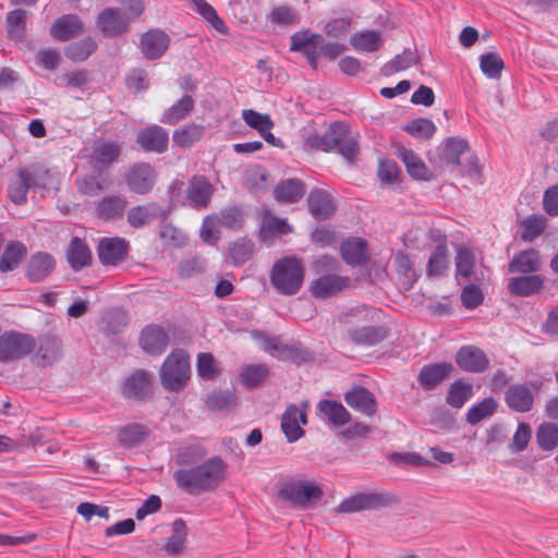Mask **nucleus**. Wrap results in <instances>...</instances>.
I'll use <instances>...</instances> for the list:
<instances>
[{
    "label": "nucleus",
    "mask_w": 558,
    "mask_h": 558,
    "mask_svg": "<svg viewBox=\"0 0 558 558\" xmlns=\"http://www.w3.org/2000/svg\"><path fill=\"white\" fill-rule=\"evenodd\" d=\"M226 472V462L215 456L197 465L175 470L173 480L178 488L191 496H197L216 489L225 480Z\"/></svg>",
    "instance_id": "f257e3e1"
},
{
    "label": "nucleus",
    "mask_w": 558,
    "mask_h": 558,
    "mask_svg": "<svg viewBox=\"0 0 558 558\" xmlns=\"http://www.w3.org/2000/svg\"><path fill=\"white\" fill-rule=\"evenodd\" d=\"M305 148L311 150L330 151L339 148L341 156L352 163L359 154V135L353 134L343 122H332L324 134L311 135L305 140Z\"/></svg>",
    "instance_id": "f03ea898"
},
{
    "label": "nucleus",
    "mask_w": 558,
    "mask_h": 558,
    "mask_svg": "<svg viewBox=\"0 0 558 558\" xmlns=\"http://www.w3.org/2000/svg\"><path fill=\"white\" fill-rule=\"evenodd\" d=\"M304 279V269L295 257H283L277 260L270 272V282L283 295L299 292Z\"/></svg>",
    "instance_id": "7ed1b4c3"
},
{
    "label": "nucleus",
    "mask_w": 558,
    "mask_h": 558,
    "mask_svg": "<svg viewBox=\"0 0 558 558\" xmlns=\"http://www.w3.org/2000/svg\"><path fill=\"white\" fill-rule=\"evenodd\" d=\"M191 376L189 354L183 349L173 350L163 361L159 377L162 387L168 391L182 390Z\"/></svg>",
    "instance_id": "20e7f679"
},
{
    "label": "nucleus",
    "mask_w": 558,
    "mask_h": 558,
    "mask_svg": "<svg viewBox=\"0 0 558 558\" xmlns=\"http://www.w3.org/2000/svg\"><path fill=\"white\" fill-rule=\"evenodd\" d=\"M323 495L322 486L314 481H288L278 492L280 499L303 509L316 506Z\"/></svg>",
    "instance_id": "39448f33"
},
{
    "label": "nucleus",
    "mask_w": 558,
    "mask_h": 558,
    "mask_svg": "<svg viewBox=\"0 0 558 558\" xmlns=\"http://www.w3.org/2000/svg\"><path fill=\"white\" fill-rule=\"evenodd\" d=\"M393 497L384 492H361L344 498L336 508L338 513H355L388 506Z\"/></svg>",
    "instance_id": "423d86ee"
},
{
    "label": "nucleus",
    "mask_w": 558,
    "mask_h": 558,
    "mask_svg": "<svg viewBox=\"0 0 558 558\" xmlns=\"http://www.w3.org/2000/svg\"><path fill=\"white\" fill-rule=\"evenodd\" d=\"M36 339L28 333L7 331L0 336V362L24 357L36 347Z\"/></svg>",
    "instance_id": "0eeeda50"
},
{
    "label": "nucleus",
    "mask_w": 558,
    "mask_h": 558,
    "mask_svg": "<svg viewBox=\"0 0 558 558\" xmlns=\"http://www.w3.org/2000/svg\"><path fill=\"white\" fill-rule=\"evenodd\" d=\"M131 19L117 7L104 9L96 19V25L104 37L116 38L126 34L130 29Z\"/></svg>",
    "instance_id": "6e6552de"
},
{
    "label": "nucleus",
    "mask_w": 558,
    "mask_h": 558,
    "mask_svg": "<svg viewBox=\"0 0 558 558\" xmlns=\"http://www.w3.org/2000/svg\"><path fill=\"white\" fill-rule=\"evenodd\" d=\"M125 181L132 193L146 195L156 184L157 172L151 165L137 162L130 168Z\"/></svg>",
    "instance_id": "1a4fd4ad"
},
{
    "label": "nucleus",
    "mask_w": 558,
    "mask_h": 558,
    "mask_svg": "<svg viewBox=\"0 0 558 558\" xmlns=\"http://www.w3.org/2000/svg\"><path fill=\"white\" fill-rule=\"evenodd\" d=\"M307 402L302 403V409L295 404H289L281 416V429L289 442L299 440L304 430L300 424H307Z\"/></svg>",
    "instance_id": "9d476101"
},
{
    "label": "nucleus",
    "mask_w": 558,
    "mask_h": 558,
    "mask_svg": "<svg viewBox=\"0 0 558 558\" xmlns=\"http://www.w3.org/2000/svg\"><path fill=\"white\" fill-rule=\"evenodd\" d=\"M169 214V207H162L158 203L151 202L131 207L128 210L126 219L131 227L138 229L150 223L155 219L165 221L168 219Z\"/></svg>",
    "instance_id": "9b49d317"
},
{
    "label": "nucleus",
    "mask_w": 558,
    "mask_h": 558,
    "mask_svg": "<svg viewBox=\"0 0 558 558\" xmlns=\"http://www.w3.org/2000/svg\"><path fill=\"white\" fill-rule=\"evenodd\" d=\"M324 43L320 34H315L310 31L296 32L291 36V51H301L304 53L312 69L318 68V52L317 47Z\"/></svg>",
    "instance_id": "f8f14e48"
},
{
    "label": "nucleus",
    "mask_w": 558,
    "mask_h": 558,
    "mask_svg": "<svg viewBox=\"0 0 558 558\" xmlns=\"http://www.w3.org/2000/svg\"><path fill=\"white\" fill-rule=\"evenodd\" d=\"M121 145L117 141L97 140L93 144L89 162L94 169L101 170L117 162Z\"/></svg>",
    "instance_id": "ddd939ff"
},
{
    "label": "nucleus",
    "mask_w": 558,
    "mask_h": 558,
    "mask_svg": "<svg viewBox=\"0 0 558 558\" xmlns=\"http://www.w3.org/2000/svg\"><path fill=\"white\" fill-rule=\"evenodd\" d=\"M457 365L464 372L483 373L489 366V360L483 350L474 345H463L456 354Z\"/></svg>",
    "instance_id": "4468645a"
},
{
    "label": "nucleus",
    "mask_w": 558,
    "mask_h": 558,
    "mask_svg": "<svg viewBox=\"0 0 558 558\" xmlns=\"http://www.w3.org/2000/svg\"><path fill=\"white\" fill-rule=\"evenodd\" d=\"M170 45V37L161 29H149L141 36L140 48L148 60L161 58Z\"/></svg>",
    "instance_id": "2eb2a0df"
},
{
    "label": "nucleus",
    "mask_w": 558,
    "mask_h": 558,
    "mask_svg": "<svg viewBox=\"0 0 558 558\" xmlns=\"http://www.w3.org/2000/svg\"><path fill=\"white\" fill-rule=\"evenodd\" d=\"M129 244L121 238H105L100 240L97 253L105 266H116L125 259Z\"/></svg>",
    "instance_id": "dca6fc26"
},
{
    "label": "nucleus",
    "mask_w": 558,
    "mask_h": 558,
    "mask_svg": "<svg viewBox=\"0 0 558 558\" xmlns=\"http://www.w3.org/2000/svg\"><path fill=\"white\" fill-rule=\"evenodd\" d=\"M128 206V199L121 194H109L95 202V216L104 221L121 218Z\"/></svg>",
    "instance_id": "f3484780"
},
{
    "label": "nucleus",
    "mask_w": 558,
    "mask_h": 558,
    "mask_svg": "<svg viewBox=\"0 0 558 558\" xmlns=\"http://www.w3.org/2000/svg\"><path fill=\"white\" fill-rule=\"evenodd\" d=\"M214 186L204 175H194L189 181L186 198L191 206L196 209H203L208 206L214 194Z\"/></svg>",
    "instance_id": "a211bd4d"
},
{
    "label": "nucleus",
    "mask_w": 558,
    "mask_h": 558,
    "mask_svg": "<svg viewBox=\"0 0 558 558\" xmlns=\"http://www.w3.org/2000/svg\"><path fill=\"white\" fill-rule=\"evenodd\" d=\"M343 398L350 408L366 416H372L377 411L376 398L365 387L354 386L344 393Z\"/></svg>",
    "instance_id": "6ab92c4d"
},
{
    "label": "nucleus",
    "mask_w": 558,
    "mask_h": 558,
    "mask_svg": "<svg viewBox=\"0 0 558 558\" xmlns=\"http://www.w3.org/2000/svg\"><path fill=\"white\" fill-rule=\"evenodd\" d=\"M453 366L448 362L424 365L417 376V381L424 390H433L450 376Z\"/></svg>",
    "instance_id": "aec40b11"
},
{
    "label": "nucleus",
    "mask_w": 558,
    "mask_h": 558,
    "mask_svg": "<svg viewBox=\"0 0 558 558\" xmlns=\"http://www.w3.org/2000/svg\"><path fill=\"white\" fill-rule=\"evenodd\" d=\"M56 260L49 253L37 252L33 254L25 268V276L31 282H40L54 269Z\"/></svg>",
    "instance_id": "412c9836"
},
{
    "label": "nucleus",
    "mask_w": 558,
    "mask_h": 558,
    "mask_svg": "<svg viewBox=\"0 0 558 558\" xmlns=\"http://www.w3.org/2000/svg\"><path fill=\"white\" fill-rule=\"evenodd\" d=\"M140 344L146 353L159 355L168 348L169 337L162 327L149 325L143 329L140 337Z\"/></svg>",
    "instance_id": "4be33fe9"
},
{
    "label": "nucleus",
    "mask_w": 558,
    "mask_h": 558,
    "mask_svg": "<svg viewBox=\"0 0 558 558\" xmlns=\"http://www.w3.org/2000/svg\"><path fill=\"white\" fill-rule=\"evenodd\" d=\"M507 407L518 413H525L532 410L534 395L524 384H514L508 387L505 392Z\"/></svg>",
    "instance_id": "5701e85b"
},
{
    "label": "nucleus",
    "mask_w": 558,
    "mask_h": 558,
    "mask_svg": "<svg viewBox=\"0 0 558 558\" xmlns=\"http://www.w3.org/2000/svg\"><path fill=\"white\" fill-rule=\"evenodd\" d=\"M168 141V132L159 125L146 128L137 135V143L145 151L163 153Z\"/></svg>",
    "instance_id": "b1692460"
},
{
    "label": "nucleus",
    "mask_w": 558,
    "mask_h": 558,
    "mask_svg": "<svg viewBox=\"0 0 558 558\" xmlns=\"http://www.w3.org/2000/svg\"><path fill=\"white\" fill-rule=\"evenodd\" d=\"M349 286V278L338 275H325L314 280L311 292L315 298L327 299L342 291Z\"/></svg>",
    "instance_id": "393cba45"
},
{
    "label": "nucleus",
    "mask_w": 558,
    "mask_h": 558,
    "mask_svg": "<svg viewBox=\"0 0 558 558\" xmlns=\"http://www.w3.org/2000/svg\"><path fill=\"white\" fill-rule=\"evenodd\" d=\"M84 27L75 14H64L51 25L50 35L58 41H66L82 33Z\"/></svg>",
    "instance_id": "a878e982"
},
{
    "label": "nucleus",
    "mask_w": 558,
    "mask_h": 558,
    "mask_svg": "<svg viewBox=\"0 0 558 558\" xmlns=\"http://www.w3.org/2000/svg\"><path fill=\"white\" fill-rule=\"evenodd\" d=\"M151 375L146 371H137L123 384V393L137 400L145 399L151 392Z\"/></svg>",
    "instance_id": "bb28decb"
},
{
    "label": "nucleus",
    "mask_w": 558,
    "mask_h": 558,
    "mask_svg": "<svg viewBox=\"0 0 558 558\" xmlns=\"http://www.w3.org/2000/svg\"><path fill=\"white\" fill-rule=\"evenodd\" d=\"M544 286V279L536 274L510 278L508 291L515 296H530L541 291Z\"/></svg>",
    "instance_id": "cd10ccee"
},
{
    "label": "nucleus",
    "mask_w": 558,
    "mask_h": 558,
    "mask_svg": "<svg viewBox=\"0 0 558 558\" xmlns=\"http://www.w3.org/2000/svg\"><path fill=\"white\" fill-rule=\"evenodd\" d=\"M307 204L311 214L320 220L329 218L336 210L331 195L322 189H315L310 193Z\"/></svg>",
    "instance_id": "c85d7f7f"
},
{
    "label": "nucleus",
    "mask_w": 558,
    "mask_h": 558,
    "mask_svg": "<svg viewBox=\"0 0 558 558\" xmlns=\"http://www.w3.org/2000/svg\"><path fill=\"white\" fill-rule=\"evenodd\" d=\"M341 256L351 266L364 265L368 259L367 243L361 238H352L342 242Z\"/></svg>",
    "instance_id": "c756f323"
},
{
    "label": "nucleus",
    "mask_w": 558,
    "mask_h": 558,
    "mask_svg": "<svg viewBox=\"0 0 558 558\" xmlns=\"http://www.w3.org/2000/svg\"><path fill=\"white\" fill-rule=\"evenodd\" d=\"M348 337L356 345L371 347L381 342L387 337V331L381 326H363L350 328Z\"/></svg>",
    "instance_id": "7c9ffc66"
},
{
    "label": "nucleus",
    "mask_w": 558,
    "mask_h": 558,
    "mask_svg": "<svg viewBox=\"0 0 558 558\" xmlns=\"http://www.w3.org/2000/svg\"><path fill=\"white\" fill-rule=\"evenodd\" d=\"M539 268V253L534 248H529L515 254L508 265V271L511 274H535Z\"/></svg>",
    "instance_id": "2f4dec72"
},
{
    "label": "nucleus",
    "mask_w": 558,
    "mask_h": 558,
    "mask_svg": "<svg viewBox=\"0 0 558 558\" xmlns=\"http://www.w3.org/2000/svg\"><path fill=\"white\" fill-rule=\"evenodd\" d=\"M38 349L33 356V362L39 366L50 365L60 357V343L53 336L46 335L39 338Z\"/></svg>",
    "instance_id": "473e14b6"
},
{
    "label": "nucleus",
    "mask_w": 558,
    "mask_h": 558,
    "mask_svg": "<svg viewBox=\"0 0 558 558\" xmlns=\"http://www.w3.org/2000/svg\"><path fill=\"white\" fill-rule=\"evenodd\" d=\"M397 157L404 163L410 177L415 180L429 179L426 165L412 149L403 146L398 147Z\"/></svg>",
    "instance_id": "72a5a7b5"
},
{
    "label": "nucleus",
    "mask_w": 558,
    "mask_h": 558,
    "mask_svg": "<svg viewBox=\"0 0 558 558\" xmlns=\"http://www.w3.org/2000/svg\"><path fill=\"white\" fill-rule=\"evenodd\" d=\"M66 259L71 268L78 271L90 264L92 253L82 239L74 238L69 244Z\"/></svg>",
    "instance_id": "f704fd0d"
},
{
    "label": "nucleus",
    "mask_w": 558,
    "mask_h": 558,
    "mask_svg": "<svg viewBox=\"0 0 558 558\" xmlns=\"http://www.w3.org/2000/svg\"><path fill=\"white\" fill-rule=\"evenodd\" d=\"M305 193L304 184L299 179H287L281 181L274 191L277 202L292 204L299 202Z\"/></svg>",
    "instance_id": "c9c22d12"
},
{
    "label": "nucleus",
    "mask_w": 558,
    "mask_h": 558,
    "mask_svg": "<svg viewBox=\"0 0 558 558\" xmlns=\"http://www.w3.org/2000/svg\"><path fill=\"white\" fill-rule=\"evenodd\" d=\"M470 153L466 140L460 137H448L441 146V158L447 165L458 167L461 165V156Z\"/></svg>",
    "instance_id": "e433bc0d"
},
{
    "label": "nucleus",
    "mask_w": 558,
    "mask_h": 558,
    "mask_svg": "<svg viewBox=\"0 0 558 558\" xmlns=\"http://www.w3.org/2000/svg\"><path fill=\"white\" fill-rule=\"evenodd\" d=\"M317 408L327 417L328 422L336 427H342L351 421L350 412L340 402L322 400Z\"/></svg>",
    "instance_id": "4c0bfd02"
},
{
    "label": "nucleus",
    "mask_w": 558,
    "mask_h": 558,
    "mask_svg": "<svg viewBox=\"0 0 558 558\" xmlns=\"http://www.w3.org/2000/svg\"><path fill=\"white\" fill-rule=\"evenodd\" d=\"M26 19L27 12L23 9H14L8 12L5 17L8 37L21 43L26 37Z\"/></svg>",
    "instance_id": "58836bf2"
},
{
    "label": "nucleus",
    "mask_w": 558,
    "mask_h": 558,
    "mask_svg": "<svg viewBox=\"0 0 558 558\" xmlns=\"http://www.w3.org/2000/svg\"><path fill=\"white\" fill-rule=\"evenodd\" d=\"M207 450L201 444H190L178 449L174 461L182 468L197 465L205 461Z\"/></svg>",
    "instance_id": "ea45409f"
},
{
    "label": "nucleus",
    "mask_w": 558,
    "mask_h": 558,
    "mask_svg": "<svg viewBox=\"0 0 558 558\" xmlns=\"http://www.w3.org/2000/svg\"><path fill=\"white\" fill-rule=\"evenodd\" d=\"M350 44L355 50L375 52L383 45L381 33L373 29L354 33Z\"/></svg>",
    "instance_id": "a19ab883"
},
{
    "label": "nucleus",
    "mask_w": 558,
    "mask_h": 558,
    "mask_svg": "<svg viewBox=\"0 0 558 558\" xmlns=\"http://www.w3.org/2000/svg\"><path fill=\"white\" fill-rule=\"evenodd\" d=\"M194 108L191 96L184 95L180 100L169 107L160 118L161 123L174 125L183 120Z\"/></svg>",
    "instance_id": "79ce46f5"
},
{
    "label": "nucleus",
    "mask_w": 558,
    "mask_h": 558,
    "mask_svg": "<svg viewBox=\"0 0 558 558\" xmlns=\"http://www.w3.org/2000/svg\"><path fill=\"white\" fill-rule=\"evenodd\" d=\"M473 396V386L462 379L454 380L448 389L446 402L454 409H461Z\"/></svg>",
    "instance_id": "37998d69"
},
{
    "label": "nucleus",
    "mask_w": 558,
    "mask_h": 558,
    "mask_svg": "<svg viewBox=\"0 0 558 558\" xmlns=\"http://www.w3.org/2000/svg\"><path fill=\"white\" fill-rule=\"evenodd\" d=\"M498 403L493 397H487L473 404L465 413V420L470 425H476L480 422L493 416L497 411Z\"/></svg>",
    "instance_id": "c03bdc74"
},
{
    "label": "nucleus",
    "mask_w": 558,
    "mask_h": 558,
    "mask_svg": "<svg viewBox=\"0 0 558 558\" xmlns=\"http://www.w3.org/2000/svg\"><path fill=\"white\" fill-rule=\"evenodd\" d=\"M26 246L22 242L13 241L9 243L0 259V270L8 272L15 269L26 255Z\"/></svg>",
    "instance_id": "a18cd8bd"
},
{
    "label": "nucleus",
    "mask_w": 558,
    "mask_h": 558,
    "mask_svg": "<svg viewBox=\"0 0 558 558\" xmlns=\"http://www.w3.org/2000/svg\"><path fill=\"white\" fill-rule=\"evenodd\" d=\"M252 335L254 339L262 341L263 349L271 356L280 360H287L292 356L293 348L287 344H282L277 338L269 337L257 330H254Z\"/></svg>",
    "instance_id": "49530a36"
},
{
    "label": "nucleus",
    "mask_w": 558,
    "mask_h": 558,
    "mask_svg": "<svg viewBox=\"0 0 558 558\" xmlns=\"http://www.w3.org/2000/svg\"><path fill=\"white\" fill-rule=\"evenodd\" d=\"M448 268V248L446 241L438 243L434 252L428 258L427 263V276L428 277H441L445 275Z\"/></svg>",
    "instance_id": "de8ad7c7"
},
{
    "label": "nucleus",
    "mask_w": 558,
    "mask_h": 558,
    "mask_svg": "<svg viewBox=\"0 0 558 558\" xmlns=\"http://www.w3.org/2000/svg\"><path fill=\"white\" fill-rule=\"evenodd\" d=\"M29 175L26 170H20L10 181L8 186L9 198L17 205L26 202V195L29 190Z\"/></svg>",
    "instance_id": "09e8293b"
},
{
    "label": "nucleus",
    "mask_w": 558,
    "mask_h": 558,
    "mask_svg": "<svg viewBox=\"0 0 558 558\" xmlns=\"http://www.w3.org/2000/svg\"><path fill=\"white\" fill-rule=\"evenodd\" d=\"M196 13H198L209 25L221 34L228 33L226 23L218 16L217 11L206 0H192Z\"/></svg>",
    "instance_id": "8fccbe9b"
},
{
    "label": "nucleus",
    "mask_w": 558,
    "mask_h": 558,
    "mask_svg": "<svg viewBox=\"0 0 558 558\" xmlns=\"http://www.w3.org/2000/svg\"><path fill=\"white\" fill-rule=\"evenodd\" d=\"M96 49V41L88 36L69 45L65 49V57L72 61L80 62L86 60Z\"/></svg>",
    "instance_id": "3c124183"
},
{
    "label": "nucleus",
    "mask_w": 558,
    "mask_h": 558,
    "mask_svg": "<svg viewBox=\"0 0 558 558\" xmlns=\"http://www.w3.org/2000/svg\"><path fill=\"white\" fill-rule=\"evenodd\" d=\"M147 435L148 429L146 426L133 423L119 430L118 439L125 447H134L141 444Z\"/></svg>",
    "instance_id": "603ef678"
},
{
    "label": "nucleus",
    "mask_w": 558,
    "mask_h": 558,
    "mask_svg": "<svg viewBox=\"0 0 558 558\" xmlns=\"http://www.w3.org/2000/svg\"><path fill=\"white\" fill-rule=\"evenodd\" d=\"M393 263L397 268V272L403 278L402 284L405 286L407 289H410L417 280V275L413 268L412 260L407 254L399 251L393 256Z\"/></svg>",
    "instance_id": "864d4df0"
},
{
    "label": "nucleus",
    "mask_w": 558,
    "mask_h": 558,
    "mask_svg": "<svg viewBox=\"0 0 558 558\" xmlns=\"http://www.w3.org/2000/svg\"><path fill=\"white\" fill-rule=\"evenodd\" d=\"M186 539V525L182 519H177L172 524V535L168 537L165 549L170 555L182 551Z\"/></svg>",
    "instance_id": "5fc2aeb1"
},
{
    "label": "nucleus",
    "mask_w": 558,
    "mask_h": 558,
    "mask_svg": "<svg viewBox=\"0 0 558 558\" xmlns=\"http://www.w3.org/2000/svg\"><path fill=\"white\" fill-rule=\"evenodd\" d=\"M536 441L541 449L553 450L558 445V425L550 422L541 424L536 430Z\"/></svg>",
    "instance_id": "6e6d98bb"
},
{
    "label": "nucleus",
    "mask_w": 558,
    "mask_h": 558,
    "mask_svg": "<svg viewBox=\"0 0 558 558\" xmlns=\"http://www.w3.org/2000/svg\"><path fill=\"white\" fill-rule=\"evenodd\" d=\"M230 257L234 266L245 264L254 253V243L248 239H239L231 243L229 247Z\"/></svg>",
    "instance_id": "4d7b16f0"
},
{
    "label": "nucleus",
    "mask_w": 558,
    "mask_h": 558,
    "mask_svg": "<svg viewBox=\"0 0 558 558\" xmlns=\"http://www.w3.org/2000/svg\"><path fill=\"white\" fill-rule=\"evenodd\" d=\"M268 376V367L265 364L247 365L240 372L241 383L248 388L257 387Z\"/></svg>",
    "instance_id": "13d9d810"
},
{
    "label": "nucleus",
    "mask_w": 558,
    "mask_h": 558,
    "mask_svg": "<svg viewBox=\"0 0 558 558\" xmlns=\"http://www.w3.org/2000/svg\"><path fill=\"white\" fill-rule=\"evenodd\" d=\"M505 64L497 52H487L480 57V68L488 78H499Z\"/></svg>",
    "instance_id": "bf43d9fd"
},
{
    "label": "nucleus",
    "mask_w": 558,
    "mask_h": 558,
    "mask_svg": "<svg viewBox=\"0 0 558 558\" xmlns=\"http://www.w3.org/2000/svg\"><path fill=\"white\" fill-rule=\"evenodd\" d=\"M196 371L198 376L205 380H213L220 373V368L214 355L205 352L197 355Z\"/></svg>",
    "instance_id": "052dcab7"
},
{
    "label": "nucleus",
    "mask_w": 558,
    "mask_h": 558,
    "mask_svg": "<svg viewBox=\"0 0 558 558\" xmlns=\"http://www.w3.org/2000/svg\"><path fill=\"white\" fill-rule=\"evenodd\" d=\"M108 185L105 179L95 174L84 175L76 180L78 192L87 196L99 195Z\"/></svg>",
    "instance_id": "680f3d73"
},
{
    "label": "nucleus",
    "mask_w": 558,
    "mask_h": 558,
    "mask_svg": "<svg viewBox=\"0 0 558 558\" xmlns=\"http://www.w3.org/2000/svg\"><path fill=\"white\" fill-rule=\"evenodd\" d=\"M403 130L416 138H430L437 129L432 120L417 118L407 123Z\"/></svg>",
    "instance_id": "e2e57ef3"
},
{
    "label": "nucleus",
    "mask_w": 558,
    "mask_h": 558,
    "mask_svg": "<svg viewBox=\"0 0 558 558\" xmlns=\"http://www.w3.org/2000/svg\"><path fill=\"white\" fill-rule=\"evenodd\" d=\"M545 218L542 216H529L520 223L521 238L524 241H533L539 236L545 229Z\"/></svg>",
    "instance_id": "0e129e2a"
},
{
    "label": "nucleus",
    "mask_w": 558,
    "mask_h": 558,
    "mask_svg": "<svg viewBox=\"0 0 558 558\" xmlns=\"http://www.w3.org/2000/svg\"><path fill=\"white\" fill-rule=\"evenodd\" d=\"M415 64V58L409 50H404L402 53L395 56L389 62L385 63L381 68V73L385 76L392 75L397 72L407 70Z\"/></svg>",
    "instance_id": "69168bd1"
},
{
    "label": "nucleus",
    "mask_w": 558,
    "mask_h": 558,
    "mask_svg": "<svg viewBox=\"0 0 558 558\" xmlns=\"http://www.w3.org/2000/svg\"><path fill=\"white\" fill-rule=\"evenodd\" d=\"M203 135V128L196 124L178 129L173 133V142L180 147H189Z\"/></svg>",
    "instance_id": "338daca9"
},
{
    "label": "nucleus",
    "mask_w": 558,
    "mask_h": 558,
    "mask_svg": "<svg viewBox=\"0 0 558 558\" xmlns=\"http://www.w3.org/2000/svg\"><path fill=\"white\" fill-rule=\"evenodd\" d=\"M235 395L231 391L215 390L206 398V404L211 410H228L235 403Z\"/></svg>",
    "instance_id": "774afa93"
}]
</instances>
